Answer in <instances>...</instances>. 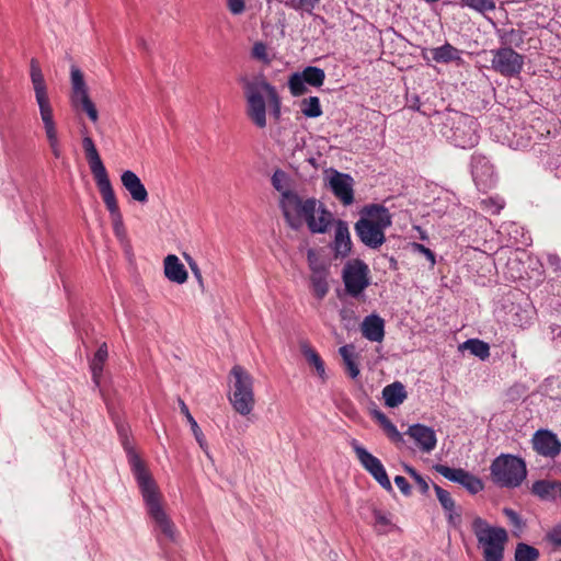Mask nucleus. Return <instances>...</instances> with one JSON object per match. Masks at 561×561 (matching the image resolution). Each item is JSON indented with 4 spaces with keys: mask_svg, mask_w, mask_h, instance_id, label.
Masks as SVG:
<instances>
[{
    "mask_svg": "<svg viewBox=\"0 0 561 561\" xmlns=\"http://www.w3.org/2000/svg\"><path fill=\"white\" fill-rule=\"evenodd\" d=\"M116 428L124 450L128 456L131 471L140 489L150 518L156 523V526L165 538L174 541L176 537L175 525L162 507L161 495L157 483L134 449L129 427L126 424L117 423Z\"/></svg>",
    "mask_w": 561,
    "mask_h": 561,
    "instance_id": "1",
    "label": "nucleus"
},
{
    "mask_svg": "<svg viewBox=\"0 0 561 561\" xmlns=\"http://www.w3.org/2000/svg\"><path fill=\"white\" fill-rule=\"evenodd\" d=\"M273 187L282 192L280 208L289 226L298 229L302 220L312 233H324L333 220L332 214L327 210L316 198L302 199L293 191L285 190L287 174L283 170H276L272 175Z\"/></svg>",
    "mask_w": 561,
    "mask_h": 561,
    "instance_id": "2",
    "label": "nucleus"
},
{
    "mask_svg": "<svg viewBox=\"0 0 561 561\" xmlns=\"http://www.w3.org/2000/svg\"><path fill=\"white\" fill-rule=\"evenodd\" d=\"M244 98L247 101V115L257 128H265L266 103L270 105L271 115L275 121L280 118L282 101L276 88L268 83L265 78L247 80L243 84Z\"/></svg>",
    "mask_w": 561,
    "mask_h": 561,
    "instance_id": "3",
    "label": "nucleus"
},
{
    "mask_svg": "<svg viewBox=\"0 0 561 561\" xmlns=\"http://www.w3.org/2000/svg\"><path fill=\"white\" fill-rule=\"evenodd\" d=\"M30 78L49 148L53 156L59 159L61 157V148L57 125L54 118V110L44 75L38 61L34 58H32L30 62Z\"/></svg>",
    "mask_w": 561,
    "mask_h": 561,
    "instance_id": "4",
    "label": "nucleus"
},
{
    "mask_svg": "<svg viewBox=\"0 0 561 561\" xmlns=\"http://www.w3.org/2000/svg\"><path fill=\"white\" fill-rule=\"evenodd\" d=\"M392 225V216L381 204H368L359 210L354 229L360 242L369 249H379L386 242L385 231Z\"/></svg>",
    "mask_w": 561,
    "mask_h": 561,
    "instance_id": "5",
    "label": "nucleus"
},
{
    "mask_svg": "<svg viewBox=\"0 0 561 561\" xmlns=\"http://www.w3.org/2000/svg\"><path fill=\"white\" fill-rule=\"evenodd\" d=\"M230 391L228 400L233 410L249 416L255 407L254 379L241 365H234L229 374Z\"/></svg>",
    "mask_w": 561,
    "mask_h": 561,
    "instance_id": "6",
    "label": "nucleus"
},
{
    "mask_svg": "<svg viewBox=\"0 0 561 561\" xmlns=\"http://www.w3.org/2000/svg\"><path fill=\"white\" fill-rule=\"evenodd\" d=\"M500 318L507 324L525 328L531 323L534 307L529 299L518 290H510L501 300L496 309Z\"/></svg>",
    "mask_w": 561,
    "mask_h": 561,
    "instance_id": "7",
    "label": "nucleus"
},
{
    "mask_svg": "<svg viewBox=\"0 0 561 561\" xmlns=\"http://www.w3.org/2000/svg\"><path fill=\"white\" fill-rule=\"evenodd\" d=\"M539 262L534 260L525 250H500L497 252V273H502L507 280L531 277L528 272L538 270Z\"/></svg>",
    "mask_w": 561,
    "mask_h": 561,
    "instance_id": "8",
    "label": "nucleus"
},
{
    "mask_svg": "<svg viewBox=\"0 0 561 561\" xmlns=\"http://www.w3.org/2000/svg\"><path fill=\"white\" fill-rule=\"evenodd\" d=\"M525 462L512 455H501L493 460V482L505 488H517L526 479Z\"/></svg>",
    "mask_w": 561,
    "mask_h": 561,
    "instance_id": "9",
    "label": "nucleus"
},
{
    "mask_svg": "<svg viewBox=\"0 0 561 561\" xmlns=\"http://www.w3.org/2000/svg\"><path fill=\"white\" fill-rule=\"evenodd\" d=\"M448 130L444 135L456 146L460 148H470L478 142V135L476 131L477 123L473 117L455 113L449 116L444 124Z\"/></svg>",
    "mask_w": 561,
    "mask_h": 561,
    "instance_id": "10",
    "label": "nucleus"
},
{
    "mask_svg": "<svg viewBox=\"0 0 561 561\" xmlns=\"http://www.w3.org/2000/svg\"><path fill=\"white\" fill-rule=\"evenodd\" d=\"M342 280L346 294L353 298H359L370 285L368 265L360 259L347 261L342 271Z\"/></svg>",
    "mask_w": 561,
    "mask_h": 561,
    "instance_id": "11",
    "label": "nucleus"
},
{
    "mask_svg": "<svg viewBox=\"0 0 561 561\" xmlns=\"http://www.w3.org/2000/svg\"><path fill=\"white\" fill-rule=\"evenodd\" d=\"M71 79V104L73 107H81L91 122L96 123L99 119L98 110L89 96L88 87L85 84L82 71L75 65L70 69Z\"/></svg>",
    "mask_w": 561,
    "mask_h": 561,
    "instance_id": "12",
    "label": "nucleus"
},
{
    "mask_svg": "<svg viewBox=\"0 0 561 561\" xmlns=\"http://www.w3.org/2000/svg\"><path fill=\"white\" fill-rule=\"evenodd\" d=\"M351 447L360 465L386 490L392 491V485L381 461L363 447L355 438L350 442Z\"/></svg>",
    "mask_w": 561,
    "mask_h": 561,
    "instance_id": "13",
    "label": "nucleus"
},
{
    "mask_svg": "<svg viewBox=\"0 0 561 561\" xmlns=\"http://www.w3.org/2000/svg\"><path fill=\"white\" fill-rule=\"evenodd\" d=\"M496 234L501 250H524L525 247L531 243L529 232L514 221L502 224L496 230Z\"/></svg>",
    "mask_w": 561,
    "mask_h": 561,
    "instance_id": "14",
    "label": "nucleus"
},
{
    "mask_svg": "<svg viewBox=\"0 0 561 561\" xmlns=\"http://www.w3.org/2000/svg\"><path fill=\"white\" fill-rule=\"evenodd\" d=\"M325 80L324 70L314 67L308 66L300 72H294L288 79V88L293 96L304 95L308 89L307 84L320 88Z\"/></svg>",
    "mask_w": 561,
    "mask_h": 561,
    "instance_id": "15",
    "label": "nucleus"
},
{
    "mask_svg": "<svg viewBox=\"0 0 561 561\" xmlns=\"http://www.w3.org/2000/svg\"><path fill=\"white\" fill-rule=\"evenodd\" d=\"M82 147L98 188L112 184L95 144L90 136H83Z\"/></svg>",
    "mask_w": 561,
    "mask_h": 561,
    "instance_id": "16",
    "label": "nucleus"
},
{
    "mask_svg": "<svg viewBox=\"0 0 561 561\" xmlns=\"http://www.w3.org/2000/svg\"><path fill=\"white\" fill-rule=\"evenodd\" d=\"M329 187L333 195L344 205L354 203V179L337 170L330 169Z\"/></svg>",
    "mask_w": 561,
    "mask_h": 561,
    "instance_id": "17",
    "label": "nucleus"
},
{
    "mask_svg": "<svg viewBox=\"0 0 561 561\" xmlns=\"http://www.w3.org/2000/svg\"><path fill=\"white\" fill-rule=\"evenodd\" d=\"M534 450L542 457L554 459L561 453V442L549 430H538L531 438Z\"/></svg>",
    "mask_w": 561,
    "mask_h": 561,
    "instance_id": "18",
    "label": "nucleus"
},
{
    "mask_svg": "<svg viewBox=\"0 0 561 561\" xmlns=\"http://www.w3.org/2000/svg\"><path fill=\"white\" fill-rule=\"evenodd\" d=\"M99 192L102 196L106 209L110 213L113 231L118 239L123 240L126 237V229L112 184L99 188Z\"/></svg>",
    "mask_w": 561,
    "mask_h": 561,
    "instance_id": "19",
    "label": "nucleus"
},
{
    "mask_svg": "<svg viewBox=\"0 0 561 561\" xmlns=\"http://www.w3.org/2000/svg\"><path fill=\"white\" fill-rule=\"evenodd\" d=\"M496 62V69L506 76L519 73L524 59L523 56L514 51L512 48H500L493 62Z\"/></svg>",
    "mask_w": 561,
    "mask_h": 561,
    "instance_id": "20",
    "label": "nucleus"
},
{
    "mask_svg": "<svg viewBox=\"0 0 561 561\" xmlns=\"http://www.w3.org/2000/svg\"><path fill=\"white\" fill-rule=\"evenodd\" d=\"M407 435L414 439L416 446L423 453H431L437 444L435 431L424 424H412L407 431Z\"/></svg>",
    "mask_w": 561,
    "mask_h": 561,
    "instance_id": "21",
    "label": "nucleus"
},
{
    "mask_svg": "<svg viewBox=\"0 0 561 561\" xmlns=\"http://www.w3.org/2000/svg\"><path fill=\"white\" fill-rule=\"evenodd\" d=\"M491 165L486 157L473 154L471 159V173L479 191L488 193L490 188Z\"/></svg>",
    "mask_w": 561,
    "mask_h": 561,
    "instance_id": "22",
    "label": "nucleus"
},
{
    "mask_svg": "<svg viewBox=\"0 0 561 561\" xmlns=\"http://www.w3.org/2000/svg\"><path fill=\"white\" fill-rule=\"evenodd\" d=\"M121 182L135 202L140 204H146L148 202L149 195L147 188L142 184L140 178L134 171H124L121 174Z\"/></svg>",
    "mask_w": 561,
    "mask_h": 561,
    "instance_id": "23",
    "label": "nucleus"
},
{
    "mask_svg": "<svg viewBox=\"0 0 561 561\" xmlns=\"http://www.w3.org/2000/svg\"><path fill=\"white\" fill-rule=\"evenodd\" d=\"M333 251L335 257H346L352 251V240L348 226L343 220H337L335 225Z\"/></svg>",
    "mask_w": 561,
    "mask_h": 561,
    "instance_id": "24",
    "label": "nucleus"
},
{
    "mask_svg": "<svg viewBox=\"0 0 561 561\" xmlns=\"http://www.w3.org/2000/svg\"><path fill=\"white\" fill-rule=\"evenodd\" d=\"M362 334L370 342H381L385 337V321L378 314H369L362 322Z\"/></svg>",
    "mask_w": 561,
    "mask_h": 561,
    "instance_id": "25",
    "label": "nucleus"
},
{
    "mask_svg": "<svg viewBox=\"0 0 561 561\" xmlns=\"http://www.w3.org/2000/svg\"><path fill=\"white\" fill-rule=\"evenodd\" d=\"M471 528L483 549L484 561H491V525L481 517H474Z\"/></svg>",
    "mask_w": 561,
    "mask_h": 561,
    "instance_id": "26",
    "label": "nucleus"
},
{
    "mask_svg": "<svg viewBox=\"0 0 561 561\" xmlns=\"http://www.w3.org/2000/svg\"><path fill=\"white\" fill-rule=\"evenodd\" d=\"M164 275L170 282L176 284H184L188 277L184 264L174 254H169L164 259Z\"/></svg>",
    "mask_w": 561,
    "mask_h": 561,
    "instance_id": "27",
    "label": "nucleus"
},
{
    "mask_svg": "<svg viewBox=\"0 0 561 561\" xmlns=\"http://www.w3.org/2000/svg\"><path fill=\"white\" fill-rule=\"evenodd\" d=\"M382 398L389 408H397L407 399V391L400 381L386 386L382 390Z\"/></svg>",
    "mask_w": 561,
    "mask_h": 561,
    "instance_id": "28",
    "label": "nucleus"
},
{
    "mask_svg": "<svg viewBox=\"0 0 561 561\" xmlns=\"http://www.w3.org/2000/svg\"><path fill=\"white\" fill-rule=\"evenodd\" d=\"M339 353L343 358V363L346 367V373L352 379H356L359 374V366L357 363V354H355V347L353 344H346L339 348Z\"/></svg>",
    "mask_w": 561,
    "mask_h": 561,
    "instance_id": "29",
    "label": "nucleus"
},
{
    "mask_svg": "<svg viewBox=\"0 0 561 561\" xmlns=\"http://www.w3.org/2000/svg\"><path fill=\"white\" fill-rule=\"evenodd\" d=\"M531 491L542 500H550L557 496L561 499V482L539 480L533 484Z\"/></svg>",
    "mask_w": 561,
    "mask_h": 561,
    "instance_id": "30",
    "label": "nucleus"
},
{
    "mask_svg": "<svg viewBox=\"0 0 561 561\" xmlns=\"http://www.w3.org/2000/svg\"><path fill=\"white\" fill-rule=\"evenodd\" d=\"M496 130H497V140L500 142H502L503 145H507L508 147L511 148H514V149H519V148H524L528 145V141L526 139H524L522 136L516 138V133L515 131H512V136L508 135L507 131H511V128L507 124H505L504 122L500 121L497 122V125H496Z\"/></svg>",
    "mask_w": 561,
    "mask_h": 561,
    "instance_id": "31",
    "label": "nucleus"
},
{
    "mask_svg": "<svg viewBox=\"0 0 561 561\" xmlns=\"http://www.w3.org/2000/svg\"><path fill=\"white\" fill-rule=\"evenodd\" d=\"M328 274L329 273L327 268H314V273H311L310 276L313 295L319 300H322L329 291Z\"/></svg>",
    "mask_w": 561,
    "mask_h": 561,
    "instance_id": "32",
    "label": "nucleus"
},
{
    "mask_svg": "<svg viewBox=\"0 0 561 561\" xmlns=\"http://www.w3.org/2000/svg\"><path fill=\"white\" fill-rule=\"evenodd\" d=\"M108 352L106 343L100 345L98 351L95 352L93 358L90 362V369L92 374L93 382L96 387L100 386V379L103 373V366L105 360L107 359Z\"/></svg>",
    "mask_w": 561,
    "mask_h": 561,
    "instance_id": "33",
    "label": "nucleus"
},
{
    "mask_svg": "<svg viewBox=\"0 0 561 561\" xmlns=\"http://www.w3.org/2000/svg\"><path fill=\"white\" fill-rule=\"evenodd\" d=\"M300 350L307 362L314 367L318 376L322 379V381H325V366L320 355L306 341L300 343Z\"/></svg>",
    "mask_w": 561,
    "mask_h": 561,
    "instance_id": "34",
    "label": "nucleus"
},
{
    "mask_svg": "<svg viewBox=\"0 0 561 561\" xmlns=\"http://www.w3.org/2000/svg\"><path fill=\"white\" fill-rule=\"evenodd\" d=\"M374 419L380 424L387 436L394 443L403 442L402 434L398 431L397 426L387 417V415L379 411L375 410L373 412Z\"/></svg>",
    "mask_w": 561,
    "mask_h": 561,
    "instance_id": "35",
    "label": "nucleus"
},
{
    "mask_svg": "<svg viewBox=\"0 0 561 561\" xmlns=\"http://www.w3.org/2000/svg\"><path fill=\"white\" fill-rule=\"evenodd\" d=\"M431 53L433 60L440 64H448L460 59L459 50L448 43L433 48Z\"/></svg>",
    "mask_w": 561,
    "mask_h": 561,
    "instance_id": "36",
    "label": "nucleus"
},
{
    "mask_svg": "<svg viewBox=\"0 0 561 561\" xmlns=\"http://www.w3.org/2000/svg\"><path fill=\"white\" fill-rule=\"evenodd\" d=\"M460 350H468L470 354L479 357L480 359H486L490 355V345L486 342H483L478 339H469L463 342L460 346Z\"/></svg>",
    "mask_w": 561,
    "mask_h": 561,
    "instance_id": "37",
    "label": "nucleus"
},
{
    "mask_svg": "<svg viewBox=\"0 0 561 561\" xmlns=\"http://www.w3.org/2000/svg\"><path fill=\"white\" fill-rule=\"evenodd\" d=\"M507 533L502 527H493V561H502Z\"/></svg>",
    "mask_w": 561,
    "mask_h": 561,
    "instance_id": "38",
    "label": "nucleus"
},
{
    "mask_svg": "<svg viewBox=\"0 0 561 561\" xmlns=\"http://www.w3.org/2000/svg\"><path fill=\"white\" fill-rule=\"evenodd\" d=\"M301 113L309 118H317L322 115V108L318 96H309L300 102Z\"/></svg>",
    "mask_w": 561,
    "mask_h": 561,
    "instance_id": "39",
    "label": "nucleus"
},
{
    "mask_svg": "<svg viewBox=\"0 0 561 561\" xmlns=\"http://www.w3.org/2000/svg\"><path fill=\"white\" fill-rule=\"evenodd\" d=\"M539 550L533 546L519 542L515 550V561H537L539 559Z\"/></svg>",
    "mask_w": 561,
    "mask_h": 561,
    "instance_id": "40",
    "label": "nucleus"
},
{
    "mask_svg": "<svg viewBox=\"0 0 561 561\" xmlns=\"http://www.w3.org/2000/svg\"><path fill=\"white\" fill-rule=\"evenodd\" d=\"M499 35L501 38V43L504 46L503 48H512L513 46L517 47L523 43L522 33L514 28L500 30Z\"/></svg>",
    "mask_w": 561,
    "mask_h": 561,
    "instance_id": "41",
    "label": "nucleus"
},
{
    "mask_svg": "<svg viewBox=\"0 0 561 561\" xmlns=\"http://www.w3.org/2000/svg\"><path fill=\"white\" fill-rule=\"evenodd\" d=\"M434 491L436 493L437 500L439 501L443 508L449 514V518L453 519V513L455 511V502L450 495V493L440 488L437 484H434Z\"/></svg>",
    "mask_w": 561,
    "mask_h": 561,
    "instance_id": "42",
    "label": "nucleus"
},
{
    "mask_svg": "<svg viewBox=\"0 0 561 561\" xmlns=\"http://www.w3.org/2000/svg\"><path fill=\"white\" fill-rule=\"evenodd\" d=\"M434 470L442 474L445 479L451 481V482H455V483H458L460 478L463 477V473L466 470L461 469V468H450L448 466H445V465H435L434 466Z\"/></svg>",
    "mask_w": 561,
    "mask_h": 561,
    "instance_id": "43",
    "label": "nucleus"
},
{
    "mask_svg": "<svg viewBox=\"0 0 561 561\" xmlns=\"http://www.w3.org/2000/svg\"><path fill=\"white\" fill-rule=\"evenodd\" d=\"M546 167L557 179H561V147L550 152Z\"/></svg>",
    "mask_w": 561,
    "mask_h": 561,
    "instance_id": "44",
    "label": "nucleus"
},
{
    "mask_svg": "<svg viewBox=\"0 0 561 561\" xmlns=\"http://www.w3.org/2000/svg\"><path fill=\"white\" fill-rule=\"evenodd\" d=\"M373 515L375 518L376 531L378 534L388 533L389 528L392 526L390 517L376 507L373 508Z\"/></svg>",
    "mask_w": 561,
    "mask_h": 561,
    "instance_id": "45",
    "label": "nucleus"
},
{
    "mask_svg": "<svg viewBox=\"0 0 561 561\" xmlns=\"http://www.w3.org/2000/svg\"><path fill=\"white\" fill-rule=\"evenodd\" d=\"M458 484L462 485L470 493L476 494L483 489L482 482L468 471H465Z\"/></svg>",
    "mask_w": 561,
    "mask_h": 561,
    "instance_id": "46",
    "label": "nucleus"
},
{
    "mask_svg": "<svg viewBox=\"0 0 561 561\" xmlns=\"http://www.w3.org/2000/svg\"><path fill=\"white\" fill-rule=\"evenodd\" d=\"M503 514L506 516L510 525L514 527V535L519 536V533L522 531L524 527V523L519 515L513 511L512 508H504Z\"/></svg>",
    "mask_w": 561,
    "mask_h": 561,
    "instance_id": "47",
    "label": "nucleus"
},
{
    "mask_svg": "<svg viewBox=\"0 0 561 561\" xmlns=\"http://www.w3.org/2000/svg\"><path fill=\"white\" fill-rule=\"evenodd\" d=\"M320 0H287V4L295 10H304L311 13Z\"/></svg>",
    "mask_w": 561,
    "mask_h": 561,
    "instance_id": "48",
    "label": "nucleus"
},
{
    "mask_svg": "<svg viewBox=\"0 0 561 561\" xmlns=\"http://www.w3.org/2000/svg\"><path fill=\"white\" fill-rule=\"evenodd\" d=\"M252 56L266 65L271 62V58L267 55V48L265 44H263L262 42H257L254 44L252 48Z\"/></svg>",
    "mask_w": 561,
    "mask_h": 561,
    "instance_id": "49",
    "label": "nucleus"
},
{
    "mask_svg": "<svg viewBox=\"0 0 561 561\" xmlns=\"http://www.w3.org/2000/svg\"><path fill=\"white\" fill-rule=\"evenodd\" d=\"M465 5L472 8L484 15L491 10V0H461Z\"/></svg>",
    "mask_w": 561,
    "mask_h": 561,
    "instance_id": "50",
    "label": "nucleus"
},
{
    "mask_svg": "<svg viewBox=\"0 0 561 561\" xmlns=\"http://www.w3.org/2000/svg\"><path fill=\"white\" fill-rule=\"evenodd\" d=\"M179 407H180L181 412L184 414L185 419L187 420L192 432L195 433V432L199 431L201 427L198 426L197 422L191 414L188 407L181 398H179Z\"/></svg>",
    "mask_w": 561,
    "mask_h": 561,
    "instance_id": "51",
    "label": "nucleus"
},
{
    "mask_svg": "<svg viewBox=\"0 0 561 561\" xmlns=\"http://www.w3.org/2000/svg\"><path fill=\"white\" fill-rule=\"evenodd\" d=\"M405 472L410 474L420 486L422 493H427L428 483L425 479L412 467L405 466Z\"/></svg>",
    "mask_w": 561,
    "mask_h": 561,
    "instance_id": "52",
    "label": "nucleus"
},
{
    "mask_svg": "<svg viewBox=\"0 0 561 561\" xmlns=\"http://www.w3.org/2000/svg\"><path fill=\"white\" fill-rule=\"evenodd\" d=\"M184 257L194 275V277L196 278L198 285L201 286V288H204V279H203V276H202V272L198 267V264L195 262L194 259H192L190 255L187 254H184Z\"/></svg>",
    "mask_w": 561,
    "mask_h": 561,
    "instance_id": "53",
    "label": "nucleus"
},
{
    "mask_svg": "<svg viewBox=\"0 0 561 561\" xmlns=\"http://www.w3.org/2000/svg\"><path fill=\"white\" fill-rule=\"evenodd\" d=\"M411 247L414 252H419V253H422L423 255H425V257L431 262L432 266L435 265V263H436L435 254L433 253V251L431 249H428L424 244L416 243V242H413L411 244Z\"/></svg>",
    "mask_w": 561,
    "mask_h": 561,
    "instance_id": "54",
    "label": "nucleus"
},
{
    "mask_svg": "<svg viewBox=\"0 0 561 561\" xmlns=\"http://www.w3.org/2000/svg\"><path fill=\"white\" fill-rule=\"evenodd\" d=\"M227 7L233 15H239L244 12V0H227Z\"/></svg>",
    "mask_w": 561,
    "mask_h": 561,
    "instance_id": "55",
    "label": "nucleus"
},
{
    "mask_svg": "<svg viewBox=\"0 0 561 561\" xmlns=\"http://www.w3.org/2000/svg\"><path fill=\"white\" fill-rule=\"evenodd\" d=\"M548 540L554 546H561V524L554 526L548 534Z\"/></svg>",
    "mask_w": 561,
    "mask_h": 561,
    "instance_id": "56",
    "label": "nucleus"
},
{
    "mask_svg": "<svg viewBox=\"0 0 561 561\" xmlns=\"http://www.w3.org/2000/svg\"><path fill=\"white\" fill-rule=\"evenodd\" d=\"M394 483L404 495L411 494V485L404 477L397 476L394 478Z\"/></svg>",
    "mask_w": 561,
    "mask_h": 561,
    "instance_id": "57",
    "label": "nucleus"
},
{
    "mask_svg": "<svg viewBox=\"0 0 561 561\" xmlns=\"http://www.w3.org/2000/svg\"><path fill=\"white\" fill-rule=\"evenodd\" d=\"M307 256H308V263H309L311 273H314V268L316 270L325 268L322 264L318 263V260L316 257L313 250H309Z\"/></svg>",
    "mask_w": 561,
    "mask_h": 561,
    "instance_id": "58",
    "label": "nucleus"
},
{
    "mask_svg": "<svg viewBox=\"0 0 561 561\" xmlns=\"http://www.w3.org/2000/svg\"><path fill=\"white\" fill-rule=\"evenodd\" d=\"M550 331L552 341H554L557 345H561V327L551 325Z\"/></svg>",
    "mask_w": 561,
    "mask_h": 561,
    "instance_id": "59",
    "label": "nucleus"
},
{
    "mask_svg": "<svg viewBox=\"0 0 561 561\" xmlns=\"http://www.w3.org/2000/svg\"><path fill=\"white\" fill-rule=\"evenodd\" d=\"M548 263L553 267L556 272L561 270V260L556 254L548 255Z\"/></svg>",
    "mask_w": 561,
    "mask_h": 561,
    "instance_id": "60",
    "label": "nucleus"
},
{
    "mask_svg": "<svg viewBox=\"0 0 561 561\" xmlns=\"http://www.w3.org/2000/svg\"><path fill=\"white\" fill-rule=\"evenodd\" d=\"M193 435H194V437H195L196 442L198 443L199 447H201L202 449L206 450V448H207V443H206V439H205V436H204V434H203L202 430H199V431H197V432L193 433Z\"/></svg>",
    "mask_w": 561,
    "mask_h": 561,
    "instance_id": "61",
    "label": "nucleus"
},
{
    "mask_svg": "<svg viewBox=\"0 0 561 561\" xmlns=\"http://www.w3.org/2000/svg\"><path fill=\"white\" fill-rule=\"evenodd\" d=\"M137 46L139 49H141L142 51L145 53H150V45L149 43L146 41V38H144L142 36H139L137 38Z\"/></svg>",
    "mask_w": 561,
    "mask_h": 561,
    "instance_id": "62",
    "label": "nucleus"
},
{
    "mask_svg": "<svg viewBox=\"0 0 561 561\" xmlns=\"http://www.w3.org/2000/svg\"><path fill=\"white\" fill-rule=\"evenodd\" d=\"M492 205H493V211H494V210L499 211V210H501V209H503V208H504L505 203H504V201H503L502 198H500V197H493Z\"/></svg>",
    "mask_w": 561,
    "mask_h": 561,
    "instance_id": "63",
    "label": "nucleus"
},
{
    "mask_svg": "<svg viewBox=\"0 0 561 561\" xmlns=\"http://www.w3.org/2000/svg\"><path fill=\"white\" fill-rule=\"evenodd\" d=\"M346 311L345 310H341L340 312V316H341V319L344 320L346 318Z\"/></svg>",
    "mask_w": 561,
    "mask_h": 561,
    "instance_id": "64",
    "label": "nucleus"
}]
</instances>
